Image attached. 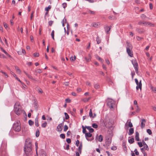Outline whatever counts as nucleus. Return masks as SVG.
Listing matches in <instances>:
<instances>
[{
	"label": "nucleus",
	"instance_id": "2f4dec72",
	"mask_svg": "<svg viewBox=\"0 0 156 156\" xmlns=\"http://www.w3.org/2000/svg\"><path fill=\"white\" fill-rule=\"evenodd\" d=\"M100 25V23H94L93 24V26L94 27H98Z\"/></svg>",
	"mask_w": 156,
	"mask_h": 156
},
{
	"label": "nucleus",
	"instance_id": "cd10ccee",
	"mask_svg": "<svg viewBox=\"0 0 156 156\" xmlns=\"http://www.w3.org/2000/svg\"><path fill=\"white\" fill-rule=\"evenodd\" d=\"M128 141L129 143L132 144L134 141V139L133 138H132L129 140Z\"/></svg>",
	"mask_w": 156,
	"mask_h": 156
},
{
	"label": "nucleus",
	"instance_id": "864d4df0",
	"mask_svg": "<svg viewBox=\"0 0 156 156\" xmlns=\"http://www.w3.org/2000/svg\"><path fill=\"white\" fill-rule=\"evenodd\" d=\"M35 146H36V153H37V150L38 149V143L37 142L35 143Z\"/></svg>",
	"mask_w": 156,
	"mask_h": 156
},
{
	"label": "nucleus",
	"instance_id": "4c0bfd02",
	"mask_svg": "<svg viewBox=\"0 0 156 156\" xmlns=\"http://www.w3.org/2000/svg\"><path fill=\"white\" fill-rule=\"evenodd\" d=\"M147 132L150 135H151L152 134V131L150 129H147Z\"/></svg>",
	"mask_w": 156,
	"mask_h": 156
},
{
	"label": "nucleus",
	"instance_id": "b1692460",
	"mask_svg": "<svg viewBox=\"0 0 156 156\" xmlns=\"http://www.w3.org/2000/svg\"><path fill=\"white\" fill-rule=\"evenodd\" d=\"M35 124L36 126L38 127L39 126L38 123V120L37 118H36L35 119Z\"/></svg>",
	"mask_w": 156,
	"mask_h": 156
},
{
	"label": "nucleus",
	"instance_id": "2eb2a0df",
	"mask_svg": "<svg viewBox=\"0 0 156 156\" xmlns=\"http://www.w3.org/2000/svg\"><path fill=\"white\" fill-rule=\"evenodd\" d=\"M23 72L29 79L33 80H35V79L32 76L30 75L29 73H27L25 71H23Z\"/></svg>",
	"mask_w": 156,
	"mask_h": 156
},
{
	"label": "nucleus",
	"instance_id": "e2e57ef3",
	"mask_svg": "<svg viewBox=\"0 0 156 156\" xmlns=\"http://www.w3.org/2000/svg\"><path fill=\"white\" fill-rule=\"evenodd\" d=\"M150 9H153V5L152 3H150L149 4Z\"/></svg>",
	"mask_w": 156,
	"mask_h": 156
},
{
	"label": "nucleus",
	"instance_id": "6ab92c4d",
	"mask_svg": "<svg viewBox=\"0 0 156 156\" xmlns=\"http://www.w3.org/2000/svg\"><path fill=\"white\" fill-rule=\"evenodd\" d=\"M134 133V129L133 128H130L129 130L128 134L129 135H132Z\"/></svg>",
	"mask_w": 156,
	"mask_h": 156
},
{
	"label": "nucleus",
	"instance_id": "bf43d9fd",
	"mask_svg": "<svg viewBox=\"0 0 156 156\" xmlns=\"http://www.w3.org/2000/svg\"><path fill=\"white\" fill-rule=\"evenodd\" d=\"M1 50L5 54H6L7 53L6 51L4 50L2 48H0Z\"/></svg>",
	"mask_w": 156,
	"mask_h": 156
},
{
	"label": "nucleus",
	"instance_id": "5fc2aeb1",
	"mask_svg": "<svg viewBox=\"0 0 156 156\" xmlns=\"http://www.w3.org/2000/svg\"><path fill=\"white\" fill-rule=\"evenodd\" d=\"M66 141L68 144L70 143L71 142V140L69 138H68L66 139Z\"/></svg>",
	"mask_w": 156,
	"mask_h": 156
},
{
	"label": "nucleus",
	"instance_id": "72a5a7b5",
	"mask_svg": "<svg viewBox=\"0 0 156 156\" xmlns=\"http://www.w3.org/2000/svg\"><path fill=\"white\" fill-rule=\"evenodd\" d=\"M51 6L49 5L48 7L45 8V11H48L50 10V9H51Z\"/></svg>",
	"mask_w": 156,
	"mask_h": 156
},
{
	"label": "nucleus",
	"instance_id": "ea45409f",
	"mask_svg": "<svg viewBox=\"0 0 156 156\" xmlns=\"http://www.w3.org/2000/svg\"><path fill=\"white\" fill-rule=\"evenodd\" d=\"M89 116L90 117H93V113L92 112V109H90L89 113Z\"/></svg>",
	"mask_w": 156,
	"mask_h": 156
},
{
	"label": "nucleus",
	"instance_id": "f257e3e1",
	"mask_svg": "<svg viewBox=\"0 0 156 156\" xmlns=\"http://www.w3.org/2000/svg\"><path fill=\"white\" fill-rule=\"evenodd\" d=\"M31 140L29 139H26L24 147V151L27 156H31L32 154Z\"/></svg>",
	"mask_w": 156,
	"mask_h": 156
},
{
	"label": "nucleus",
	"instance_id": "aec40b11",
	"mask_svg": "<svg viewBox=\"0 0 156 156\" xmlns=\"http://www.w3.org/2000/svg\"><path fill=\"white\" fill-rule=\"evenodd\" d=\"M108 123L109 124V126H107L106 127L108 128H109L111 127L113 123V121L112 120H109V121L108 122Z\"/></svg>",
	"mask_w": 156,
	"mask_h": 156
},
{
	"label": "nucleus",
	"instance_id": "e433bc0d",
	"mask_svg": "<svg viewBox=\"0 0 156 156\" xmlns=\"http://www.w3.org/2000/svg\"><path fill=\"white\" fill-rule=\"evenodd\" d=\"M92 126L94 128H97L98 127V125L96 123H93L92 124Z\"/></svg>",
	"mask_w": 156,
	"mask_h": 156
},
{
	"label": "nucleus",
	"instance_id": "39448f33",
	"mask_svg": "<svg viewBox=\"0 0 156 156\" xmlns=\"http://www.w3.org/2000/svg\"><path fill=\"white\" fill-rule=\"evenodd\" d=\"M139 24L141 25L142 24L144 25L145 26L149 27H154L155 25L151 22H147L146 21H140L138 23Z\"/></svg>",
	"mask_w": 156,
	"mask_h": 156
},
{
	"label": "nucleus",
	"instance_id": "423d86ee",
	"mask_svg": "<svg viewBox=\"0 0 156 156\" xmlns=\"http://www.w3.org/2000/svg\"><path fill=\"white\" fill-rule=\"evenodd\" d=\"M133 126L132 123L131 122V120L129 119L127 120L126 123L125 124V129H128L129 127H132Z\"/></svg>",
	"mask_w": 156,
	"mask_h": 156
},
{
	"label": "nucleus",
	"instance_id": "c756f323",
	"mask_svg": "<svg viewBox=\"0 0 156 156\" xmlns=\"http://www.w3.org/2000/svg\"><path fill=\"white\" fill-rule=\"evenodd\" d=\"M22 87L23 89L24 90H25V89H27V86L24 83H22Z\"/></svg>",
	"mask_w": 156,
	"mask_h": 156
},
{
	"label": "nucleus",
	"instance_id": "5701e85b",
	"mask_svg": "<svg viewBox=\"0 0 156 156\" xmlns=\"http://www.w3.org/2000/svg\"><path fill=\"white\" fill-rule=\"evenodd\" d=\"M47 123L46 121L44 122L41 125V127L43 128H45L47 126Z\"/></svg>",
	"mask_w": 156,
	"mask_h": 156
},
{
	"label": "nucleus",
	"instance_id": "69168bd1",
	"mask_svg": "<svg viewBox=\"0 0 156 156\" xmlns=\"http://www.w3.org/2000/svg\"><path fill=\"white\" fill-rule=\"evenodd\" d=\"M53 23V21H50L48 22V24L50 26H51Z\"/></svg>",
	"mask_w": 156,
	"mask_h": 156
},
{
	"label": "nucleus",
	"instance_id": "9d476101",
	"mask_svg": "<svg viewBox=\"0 0 156 156\" xmlns=\"http://www.w3.org/2000/svg\"><path fill=\"white\" fill-rule=\"evenodd\" d=\"M135 80L137 86H139V89L140 90H141L142 89V86L141 80H140L139 81V82H138V81L137 79H135Z\"/></svg>",
	"mask_w": 156,
	"mask_h": 156
},
{
	"label": "nucleus",
	"instance_id": "a878e982",
	"mask_svg": "<svg viewBox=\"0 0 156 156\" xmlns=\"http://www.w3.org/2000/svg\"><path fill=\"white\" fill-rule=\"evenodd\" d=\"M15 69L17 71V72L19 74H20L21 73V71L20 69H19V67L16 66H15Z\"/></svg>",
	"mask_w": 156,
	"mask_h": 156
},
{
	"label": "nucleus",
	"instance_id": "412c9836",
	"mask_svg": "<svg viewBox=\"0 0 156 156\" xmlns=\"http://www.w3.org/2000/svg\"><path fill=\"white\" fill-rule=\"evenodd\" d=\"M82 143H80L78 148V151L80 154L81 153L82 149Z\"/></svg>",
	"mask_w": 156,
	"mask_h": 156
},
{
	"label": "nucleus",
	"instance_id": "f03ea898",
	"mask_svg": "<svg viewBox=\"0 0 156 156\" xmlns=\"http://www.w3.org/2000/svg\"><path fill=\"white\" fill-rule=\"evenodd\" d=\"M14 110L16 114L19 115L22 113V108L19 102H16L14 106Z\"/></svg>",
	"mask_w": 156,
	"mask_h": 156
},
{
	"label": "nucleus",
	"instance_id": "680f3d73",
	"mask_svg": "<svg viewBox=\"0 0 156 156\" xmlns=\"http://www.w3.org/2000/svg\"><path fill=\"white\" fill-rule=\"evenodd\" d=\"M66 20L65 18H64L63 20L62 21V23H66Z\"/></svg>",
	"mask_w": 156,
	"mask_h": 156
},
{
	"label": "nucleus",
	"instance_id": "c03bdc74",
	"mask_svg": "<svg viewBox=\"0 0 156 156\" xmlns=\"http://www.w3.org/2000/svg\"><path fill=\"white\" fill-rule=\"evenodd\" d=\"M60 137L62 139H64L65 137V135L64 134H61L60 135Z\"/></svg>",
	"mask_w": 156,
	"mask_h": 156
},
{
	"label": "nucleus",
	"instance_id": "393cba45",
	"mask_svg": "<svg viewBox=\"0 0 156 156\" xmlns=\"http://www.w3.org/2000/svg\"><path fill=\"white\" fill-rule=\"evenodd\" d=\"M98 139L99 141L101 142L103 140V136L101 135H100L99 136Z\"/></svg>",
	"mask_w": 156,
	"mask_h": 156
},
{
	"label": "nucleus",
	"instance_id": "dca6fc26",
	"mask_svg": "<svg viewBox=\"0 0 156 156\" xmlns=\"http://www.w3.org/2000/svg\"><path fill=\"white\" fill-rule=\"evenodd\" d=\"M86 128L89 130L90 133H92L94 132V129L91 128V126H85Z\"/></svg>",
	"mask_w": 156,
	"mask_h": 156
},
{
	"label": "nucleus",
	"instance_id": "f3484780",
	"mask_svg": "<svg viewBox=\"0 0 156 156\" xmlns=\"http://www.w3.org/2000/svg\"><path fill=\"white\" fill-rule=\"evenodd\" d=\"M127 46L126 47V49H132L133 47L132 44L128 42H127Z\"/></svg>",
	"mask_w": 156,
	"mask_h": 156
},
{
	"label": "nucleus",
	"instance_id": "0eeeda50",
	"mask_svg": "<svg viewBox=\"0 0 156 156\" xmlns=\"http://www.w3.org/2000/svg\"><path fill=\"white\" fill-rule=\"evenodd\" d=\"M132 62L134 67L135 68V71L137 73L138 69V63L135 60L132 61Z\"/></svg>",
	"mask_w": 156,
	"mask_h": 156
},
{
	"label": "nucleus",
	"instance_id": "f8f14e48",
	"mask_svg": "<svg viewBox=\"0 0 156 156\" xmlns=\"http://www.w3.org/2000/svg\"><path fill=\"white\" fill-rule=\"evenodd\" d=\"M63 123L59 124L57 127V131H61L62 130V127L63 126Z\"/></svg>",
	"mask_w": 156,
	"mask_h": 156
},
{
	"label": "nucleus",
	"instance_id": "7c9ffc66",
	"mask_svg": "<svg viewBox=\"0 0 156 156\" xmlns=\"http://www.w3.org/2000/svg\"><path fill=\"white\" fill-rule=\"evenodd\" d=\"M90 99V97H89L88 98H86L83 99V102H86L88 101Z\"/></svg>",
	"mask_w": 156,
	"mask_h": 156
},
{
	"label": "nucleus",
	"instance_id": "0e129e2a",
	"mask_svg": "<svg viewBox=\"0 0 156 156\" xmlns=\"http://www.w3.org/2000/svg\"><path fill=\"white\" fill-rule=\"evenodd\" d=\"M105 60L107 64L109 65L110 64V62L108 59H106Z\"/></svg>",
	"mask_w": 156,
	"mask_h": 156
},
{
	"label": "nucleus",
	"instance_id": "37998d69",
	"mask_svg": "<svg viewBox=\"0 0 156 156\" xmlns=\"http://www.w3.org/2000/svg\"><path fill=\"white\" fill-rule=\"evenodd\" d=\"M96 58L99 61H101V62H102L103 61V60L100 57L98 56H97L96 57Z\"/></svg>",
	"mask_w": 156,
	"mask_h": 156
},
{
	"label": "nucleus",
	"instance_id": "4468645a",
	"mask_svg": "<svg viewBox=\"0 0 156 156\" xmlns=\"http://www.w3.org/2000/svg\"><path fill=\"white\" fill-rule=\"evenodd\" d=\"M132 49H126V51L129 55L130 57H132L133 56V52L132 51Z\"/></svg>",
	"mask_w": 156,
	"mask_h": 156
},
{
	"label": "nucleus",
	"instance_id": "13d9d810",
	"mask_svg": "<svg viewBox=\"0 0 156 156\" xmlns=\"http://www.w3.org/2000/svg\"><path fill=\"white\" fill-rule=\"evenodd\" d=\"M0 58H5V57L3 54L0 53Z\"/></svg>",
	"mask_w": 156,
	"mask_h": 156
},
{
	"label": "nucleus",
	"instance_id": "ddd939ff",
	"mask_svg": "<svg viewBox=\"0 0 156 156\" xmlns=\"http://www.w3.org/2000/svg\"><path fill=\"white\" fill-rule=\"evenodd\" d=\"M142 143L143 144V145L144 147H143L141 149V150H143L144 149L147 150H148L149 149V148L145 142L144 140H143Z\"/></svg>",
	"mask_w": 156,
	"mask_h": 156
},
{
	"label": "nucleus",
	"instance_id": "6e6d98bb",
	"mask_svg": "<svg viewBox=\"0 0 156 156\" xmlns=\"http://www.w3.org/2000/svg\"><path fill=\"white\" fill-rule=\"evenodd\" d=\"M134 152H135V154L136 155H138L139 154V152L137 151V150L136 149H135L134 151Z\"/></svg>",
	"mask_w": 156,
	"mask_h": 156
},
{
	"label": "nucleus",
	"instance_id": "9b49d317",
	"mask_svg": "<svg viewBox=\"0 0 156 156\" xmlns=\"http://www.w3.org/2000/svg\"><path fill=\"white\" fill-rule=\"evenodd\" d=\"M146 122V120L144 119H141V123L140 125L141 128L142 129L145 126V123Z\"/></svg>",
	"mask_w": 156,
	"mask_h": 156
},
{
	"label": "nucleus",
	"instance_id": "79ce46f5",
	"mask_svg": "<svg viewBox=\"0 0 156 156\" xmlns=\"http://www.w3.org/2000/svg\"><path fill=\"white\" fill-rule=\"evenodd\" d=\"M70 60L71 61H74L76 59V57L75 56L74 57L72 56L70 58Z\"/></svg>",
	"mask_w": 156,
	"mask_h": 156
},
{
	"label": "nucleus",
	"instance_id": "c85d7f7f",
	"mask_svg": "<svg viewBox=\"0 0 156 156\" xmlns=\"http://www.w3.org/2000/svg\"><path fill=\"white\" fill-rule=\"evenodd\" d=\"M82 128L83 129V133L85 134L86 133V127H84L83 126H82Z\"/></svg>",
	"mask_w": 156,
	"mask_h": 156
},
{
	"label": "nucleus",
	"instance_id": "20e7f679",
	"mask_svg": "<svg viewBox=\"0 0 156 156\" xmlns=\"http://www.w3.org/2000/svg\"><path fill=\"white\" fill-rule=\"evenodd\" d=\"M107 105L112 110L114 109L115 107V101L112 99H108L107 102Z\"/></svg>",
	"mask_w": 156,
	"mask_h": 156
},
{
	"label": "nucleus",
	"instance_id": "a18cd8bd",
	"mask_svg": "<svg viewBox=\"0 0 156 156\" xmlns=\"http://www.w3.org/2000/svg\"><path fill=\"white\" fill-rule=\"evenodd\" d=\"M29 124L30 126H32L34 124V122L31 120L29 121Z\"/></svg>",
	"mask_w": 156,
	"mask_h": 156
},
{
	"label": "nucleus",
	"instance_id": "a211bd4d",
	"mask_svg": "<svg viewBox=\"0 0 156 156\" xmlns=\"http://www.w3.org/2000/svg\"><path fill=\"white\" fill-rule=\"evenodd\" d=\"M139 134L138 132H136V136L135 137V140L136 141H139L140 140L139 138Z\"/></svg>",
	"mask_w": 156,
	"mask_h": 156
},
{
	"label": "nucleus",
	"instance_id": "6e6552de",
	"mask_svg": "<svg viewBox=\"0 0 156 156\" xmlns=\"http://www.w3.org/2000/svg\"><path fill=\"white\" fill-rule=\"evenodd\" d=\"M106 144L108 146H109L111 143L112 139L110 137H107L106 138Z\"/></svg>",
	"mask_w": 156,
	"mask_h": 156
},
{
	"label": "nucleus",
	"instance_id": "774afa93",
	"mask_svg": "<svg viewBox=\"0 0 156 156\" xmlns=\"http://www.w3.org/2000/svg\"><path fill=\"white\" fill-rule=\"evenodd\" d=\"M71 132L69 131H68L67 132V136H69L71 134Z\"/></svg>",
	"mask_w": 156,
	"mask_h": 156
},
{
	"label": "nucleus",
	"instance_id": "49530a36",
	"mask_svg": "<svg viewBox=\"0 0 156 156\" xmlns=\"http://www.w3.org/2000/svg\"><path fill=\"white\" fill-rule=\"evenodd\" d=\"M40 132L39 130L36 131V136L37 137H38L39 136Z\"/></svg>",
	"mask_w": 156,
	"mask_h": 156
},
{
	"label": "nucleus",
	"instance_id": "f704fd0d",
	"mask_svg": "<svg viewBox=\"0 0 156 156\" xmlns=\"http://www.w3.org/2000/svg\"><path fill=\"white\" fill-rule=\"evenodd\" d=\"M37 91L39 93L41 94H42L43 93L42 90L40 88H38Z\"/></svg>",
	"mask_w": 156,
	"mask_h": 156
},
{
	"label": "nucleus",
	"instance_id": "58836bf2",
	"mask_svg": "<svg viewBox=\"0 0 156 156\" xmlns=\"http://www.w3.org/2000/svg\"><path fill=\"white\" fill-rule=\"evenodd\" d=\"M68 129V126L66 125H65L64 126V131H66Z\"/></svg>",
	"mask_w": 156,
	"mask_h": 156
},
{
	"label": "nucleus",
	"instance_id": "1a4fd4ad",
	"mask_svg": "<svg viewBox=\"0 0 156 156\" xmlns=\"http://www.w3.org/2000/svg\"><path fill=\"white\" fill-rule=\"evenodd\" d=\"M90 133H87L85 134V136L86 139L88 141H91L92 139H90L88 138L92 136V134Z\"/></svg>",
	"mask_w": 156,
	"mask_h": 156
},
{
	"label": "nucleus",
	"instance_id": "4be33fe9",
	"mask_svg": "<svg viewBox=\"0 0 156 156\" xmlns=\"http://www.w3.org/2000/svg\"><path fill=\"white\" fill-rule=\"evenodd\" d=\"M105 28L106 33L107 34L109 33V31L111 29V27L108 26H106Z\"/></svg>",
	"mask_w": 156,
	"mask_h": 156
},
{
	"label": "nucleus",
	"instance_id": "338daca9",
	"mask_svg": "<svg viewBox=\"0 0 156 156\" xmlns=\"http://www.w3.org/2000/svg\"><path fill=\"white\" fill-rule=\"evenodd\" d=\"M39 54L38 53H34V55L35 57H37L39 56Z\"/></svg>",
	"mask_w": 156,
	"mask_h": 156
},
{
	"label": "nucleus",
	"instance_id": "4d7b16f0",
	"mask_svg": "<svg viewBox=\"0 0 156 156\" xmlns=\"http://www.w3.org/2000/svg\"><path fill=\"white\" fill-rule=\"evenodd\" d=\"M111 149L113 150H115L117 149V147L115 146H113L112 147Z\"/></svg>",
	"mask_w": 156,
	"mask_h": 156
},
{
	"label": "nucleus",
	"instance_id": "473e14b6",
	"mask_svg": "<svg viewBox=\"0 0 156 156\" xmlns=\"http://www.w3.org/2000/svg\"><path fill=\"white\" fill-rule=\"evenodd\" d=\"M140 17L142 19H145L146 18H147V17L144 14H142L140 16Z\"/></svg>",
	"mask_w": 156,
	"mask_h": 156
},
{
	"label": "nucleus",
	"instance_id": "09e8293b",
	"mask_svg": "<svg viewBox=\"0 0 156 156\" xmlns=\"http://www.w3.org/2000/svg\"><path fill=\"white\" fill-rule=\"evenodd\" d=\"M151 89L153 91L156 93V87H151Z\"/></svg>",
	"mask_w": 156,
	"mask_h": 156
},
{
	"label": "nucleus",
	"instance_id": "052dcab7",
	"mask_svg": "<svg viewBox=\"0 0 156 156\" xmlns=\"http://www.w3.org/2000/svg\"><path fill=\"white\" fill-rule=\"evenodd\" d=\"M80 143L79 141L78 140H77L76 141V145L77 146H78L79 144Z\"/></svg>",
	"mask_w": 156,
	"mask_h": 156
},
{
	"label": "nucleus",
	"instance_id": "de8ad7c7",
	"mask_svg": "<svg viewBox=\"0 0 156 156\" xmlns=\"http://www.w3.org/2000/svg\"><path fill=\"white\" fill-rule=\"evenodd\" d=\"M34 106L37 108L38 107V105L37 102H34Z\"/></svg>",
	"mask_w": 156,
	"mask_h": 156
},
{
	"label": "nucleus",
	"instance_id": "603ef678",
	"mask_svg": "<svg viewBox=\"0 0 156 156\" xmlns=\"http://www.w3.org/2000/svg\"><path fill=\"white\" fill-rule=\"evenodd\" d=\"M62 5L63 8H65L67 7V4L66 3H63L62 4Z\"/></svg>",
	"mask_w": 156,
	"mask_h": 156
},
{
	"label": "nucleus",
	"instance_id": "8fccbe9b",
	"mask_svg": "<svg viewBox=\"0 0 156 156\" xmlns=\"http://www.w3.org/2000/svg\"><path fill=\"white\" fill-rule=\"evenodd\" d=\"M138 144L140 147H141L143 146V143H142L141 142H138Z\"/></svg>",
	"mask_w": 156,
	"mask_h": 156
},
{
	"label": "nucleus",
	"instance_id": "c9c22d12",
	"mask_svg": "<svg viewBox=\"0 0 156 156\" xmlns=\"http://www.w3.org/2000/svg\"><path fill=\"white\" fill-rule=\"evenodd\" d=\"M100 85L98 84H95L94 85V87L96 89H98L100 88Z\"/></svg>",
	"mask_w": 156,
	"mask_h": 156
},
{
	"label": "nucleus",
	"instance_id": "7ed1b4c3",
	"mask_svg": "<svg viewBox=\"0 0 156 156\" xmlns=\"http://www.w3.org/2000/svg\"><path fill=\"white\" fill-rule=\"evenodd\" d=\"M13 129L16 131L19 132L21 129V124L19 121L15 122L13 125Z\"/></svg>",
	"mask_w": 156,
	"mask_h": 156
},
{
	"label": "nucleus",
	"instance_id": "a19ab883",
	"mask_svg": "<svg viewBox=\"0 0 156 156\" xmlns=\"http://www.w3.org/2000/svg\"><path fill=\"white\" fill-rule=\"evenodd\" d=\"M65 115V119H69V117L67 113L65 112L64 113Z\"/></svg>",
	"mask_w": 156,
	"mask_h": 156
},
{
	"label": "nucleus",
	"instance_id": "bb28decb",
	"mask_svg": "<svg viewBox=\"0 0 156 156\" xmlns=\"http://www.w3.org/2000/svg\"><path fill=\"white\" fill-rule=\"evenodd\" d=\"M96 41L98 44H99L101 43V40L98 36L97 37Z\"/></svg>",
	"mask_w": 156,
	"mask_h": 156
},
{
	"label": "nucleus",
	"instance_id": "3c124183",
	"mask_svg": "<svg viewBox=\"0 0 156 156\" xmlns=\"http://www.w3.org/2000/svg\"><path fill=\"white\" fill-rule=\"evenodd\" d=\"M1 72L2 73H3V74H4L5 75V77H8V76L7 74L5 73L4 72H3L2 71H1Z\"/></svg>",
	"mask_w": 156,
	"mask_h": 156
}]
</instances>
